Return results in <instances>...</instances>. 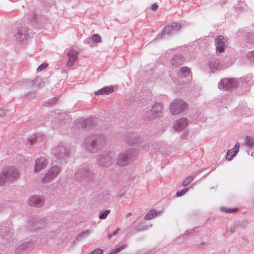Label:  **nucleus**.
<instances>
[{
	"mask_svg": "<svg viewBox=\"0 0 254 254\" xmlns=\"http://www.w3.org/2000/svg\"><path fill=\"white\" fill-rule=\"evenodd\" d=\"M46 218L36 217L30 218L26 225L27 229L31 231L43 229L46 226Z\"/></svg>",
	"mask_w": 254,
	"mask_h": 254,
	"instance_id": "f257e3e1",
	"label": "nucleus"
},
{
	"mask_svg": "<svg viewBox=\"0 0 254 254\" xmlns=\"http://www.w3.org/2000/svg\"><path fill=\"white\" fill-rule=\"evenodd\" d=\"M187 105L182 100H175L171 104L170 111L173 115H177L184 111Z\"/></svg>",
	"mask_w": 254,
	"mask_h": 254,
	"instance_id": "f03ea898",
	"label": "nucleus"
},
{
	"mask_svg": "<svg viewBox=\"0 0 254 254\" xmlns=\"http://www.w3.org/2000/svg\"><path fill=\"white\" fill-rule=\"evenodd\" d=\"M2 172L6 179L8 177L10 180H13L19 177V172L15 167L12 166H8L3 168Z\"/></svg>",
	"mask_w": 254,
	"mask_h": 254,
	"instance_id": "7ed1b4c3",
	"label": "nucleus"
},
{
	"mask_svg": "<svg viewBox=\"0 0 254 254\" xmlns=\"http://www.w3.org/2000/svg\"><path fill=\"white\" fill-rule=\"evenodd\" d=\"M44 203V198L42 196L34 195L28 199V204L31 206L40 207Z\"/></svg>",
	"mask_w": 254,
	"mask_h": 254,
	"instance_id": "20e7f679",
	"label": "nucleus"
},
{
	"mask_svg": "<svg viewBox=\"0 0 254 254\" xmlns=\"http://www.w3.org/2000/svg\"><path fill=\"white\" fill-rule=\"evenodd\" d=\"M59 171L60 168L58 166H55L51 167L42 179V181L46 183L51 181L58 175Z\"/></svg>",
	"mask_w": 254,
	"mask_h": 254,
	"instance_id": "39448f33",
	"label": "nucleus"
},
{
	"mask_svg": "<svg viewBox=\"0 0 254 254\" xmlns=\"http://www.w3.org/2000/svg\"><path fill=\"white\" fill-rule=\"evenodd\" d=\"M226 40L222 35H219L216 38V49L217 53H221L224 51Z\"/></svg>",
	"mask_w": 254,
	"mask_h": 254,
	"instance_id": "423d86ee",
	"label": "nucleus"
},
{
	"mask_svg": "<svg viewBox=\"0 0 254 254\" xmlns=\"http://www.w3.org/2000/svg\"><path fill=\"white\" fill-rule=\"evenodd\" d=\"M188 125V121L185 118H181L174 124V128L176 130H181L185 128Z\"/></svg>",
	"mask_w": 254,
	"mask_h": 254,
	"instance_id": "0eeeda50",
	"label": "nucleus"
},
{
	"mask_svg": "<svg viewBox=\"0 0 254 254\" xmlns=\"http://www.w3.org/2000/svg\"><path fill=\"white\" fill-rule=\"evenodd\" d=\"M47 164L46 159L44 157H41L35 160V171L36 172L40 171L46 166Z\"/></svg>",
	"mask_w": 254,
	"mask_h": 254,
	"instance_id": "6e6552de",
	"label": "nucleus"
},
{
	"mask_svg": "<svg viewBox=\"0 0 254 254\" xmlns=\"http://www.w3.org/2000/svg\"><path fill=\"white\" fill-rule=\"evenodd\" d=\"M109 195V194L107 191H102L95 196L94 199L97 202H103L108 200Z\"/></svg>",
	"mask_w": 254,
	"mask_h": 254,
	"instance_id": "1a4fd4ad",
	"label": "nucleus"
},
{
	"mask_svg": "<svg viewBox=\"0 0 254 254\" xmlns=\"http://www.w3.org/2000/svg\"><path fill=\"white\" fill-rule=\"evenodd\" d=\"M78 53L73 50H71L67 54L68 57V61L67 64L69 66H71L73 64L74 62L77 57Z\"/></svg>",
	"mask_w": 254,
	"mask_h": 254,
	"instance_id": "9d476101",
	"label": "nucleus"
},
{
	"mask_svg": "<svg viewBox=\"0 0 254 254\" xmlns=\"http://www.w3.org/2000/svg\"><path fill=\"white\" fill-rule=\"evenodd\" d=\"M239 144L237 143L235 146V147L233 149L229 150L227 151L226 159L230 161L238 153L239 150Z\"/></svg>",
	"mask_w": 254,
	"mask_h": 254,
	"instance_id": "9b49d317",
	"label": "nucleus"
},
{
	"mask_svg": "<svg viewBox=\"0 0 254 254\" xmlns=\"http://www.w3.org/2000/svg\"><path fill=\"white\" fill-rule=\"evenodd\" d=\"M234 80L233 79H223L220 82V88L226 89L231 88L233 87L232 84Z\"/></svg>",
	"mask_w": 254,
	"mask_h": 254,
	"instance_id": "f8f14e48",
	"label": "nucleus"
},
{
	"mask_svg": "<svg viewBox=\"0 0 254 254\" xmlns=\"http://www.w3.org/2000/svg\"><path fill=\"white\" fill-rule=\"evenodd\" d=\"M34 246V244L33 242L29 241L19 245L17 249L19 251H30L33 249Z\"/></svg>",
	"mask_w": 254,
	"mask_h": 254,
	"instance_id": "ddd939ff",
	"label": "nucleus"
},
{
	"mask_svg": "<svg viewBox=\"0 0 254 254\" xmlns=\"http://www.w3.org/2000/svg\"><path fill=\"white\" fill-rule=\"evenodd\" d=\"M27 30L25 28H21L18 30V32L16 33L15 37L19 41H23L26 39Z\"/></svg>",
	"mask_w": 254,
	"mask_h": 254,
	"instance_id": "4468645a",
	"label": "nucleus"
},
{
	"mask_svg": "<svg viewBox=\"0 0 254 254\" xmlns=\"http://www.w3.org/2000/svg\"><path fill=\"white\" fill-rule=\"evenodd\" d=\"M162 106L159 104H155L152 110V112L153 113V118H156L158 117L162 112Z\"/></svg>",
	"mask_w": 254,
	"mask_h": 254,
	"instance_id": "2eb2a0df",
	"label": "nucleus"
},
{
	"mask_svg": "<svg viewBox=\"0 0 254 254\" xmlns=\"http://www.w3.org/2000/svg\"><path fill=\"white\" fill-rule=\"evenodd\" d=\"M113 88L112 87H104L95 92L96 95H100L102 94H109L113 92Z\"/></svg>",
	"mask_w": 254,
	"mask_h": 254,
	"instance_id": "dca6fc26",
	"label": "nucleus"
},
{
	"mask_svg": "<svg viewBox=\"0 0 254 254\" xmlns=\"http://www.w3.org/2000/svg\"><path fill=\"white\" fill-rule=\"evenodd\" d=\"M181 28V25L179 23L177 22H173L171 25L166 26L164 28V33H167L169 31H171L172 29L179 30Z\"/></svg>",
	"mask_w": 254,
	"mask_h": 254,
	"instance_id": "f3484780",
	"label": "nucleus"
},
{
	"mask_svg": "<svg viewBox=\"0 0 254 254\" xmlns=\"http://www.w3.org/2000/svg\"><path fill=\"white\" fill-rule=\"evenodd\" d=\"M190 73V69L187 67H182L178 72L179 76L181 77H186Z\"/></svg>",
	"mask_w": 254,
	"mask_h": 254,
	"instance_id": "a211bd4d",
	"label": "nucleus"
},
{
	"mask_svg": "<svg viewBox=\"0 0 254 254\" xmlns=\"http://www.w3.org/2000/svg\"><path fill=\"white\" fill-rule=\"evenodd\" d=\"M159 213V211H157L154 209H151L145 215L144 219L145 220H150Z\"/></svg>",
	"mask_w": 254,
	"mask_h": 254,
	"instance_id": "6ab92c4d",
	"label": "nucleus"
},
{
	"mask_svg": "<svg viewBox=\"0 0 254 254\" xmlns=\"http://www.w3.org/2000/svg\"><path fill=\"white\" fill-rule=\"evenodd\" d=\"M9 232V231L7 229L5 225L0 226V235L2 237L4 238L5 236L8 235Z\"/></svg>",
	"mask_w": 254,
	"mask_h": 254,
	"instance_id": "aec40b11",
	"label": "nucleus"
},
{
	"mask_svg": "<svg viewBox=\"0 0 254 254\" xmlns=\"http://www.w3.org/2000/svg\"><path fill=\"white\" fill-rule=\"evenodd\" d=\"M183 59L182 57L179 56H175L171 61L172 64L177 65L178 64H181L183 63Z\"/></svg>",
	"mask_w": 254,
	"mask_h": 254,
	"instance_id": "412c9836",
	"label": "nucleus"
},
{
	"mask_svg": "<svg viewBox=\"0 0 254 254\" xmlns=\"http://www.w3.org/2000/svg\"><path fill=\"white\" fill-rule=\"evenodd\" d=\"M90 233V232L89 230H86L85 231H83L82 232H81L76 237V240L77 241H81L84 238H85L86 237H87V236H88L89 235V234Z\"/></svg>",
	"mask_w": 254,
	"mask_h": 254,
	"instance_id": "4be33fe9",
	"label": "nucleus"
},
{
	"mask_svg": "<svg viewBox=\"0 0 254 254\" xmlns=\"http://www.w3.org/2000/svg\"><path fill=\"white\" fill-rule=\"evenodd\" d=\"M221 210L223 212H225L228 213H236L238 211L239 208L235 207L233 208H227L225 207H222Z\"/></svg>",
	"mask_w": 254,
	"mask_h": 254,
	"instance_id": "5701e85b",
	"label": "nucleus"
},
{
	"mask_svg": "<svg viewBox=\"0 0 254 254\" xmlns=\"http://www.w3.org/2000/svg\"><path fill=\"white\" fill-rule=\"evenodd\" d=\"M194 176H189L188 177H187L183 181V185L184 186H188L193 180Z\"/></svg>",
	"mask_w": 254,
	"mask_h": 254,
	"instance_id": "b1692460",
	"label": "nucleus"
},
{
	"mask_svg": "<svg viewBox=\"0 0 254 254\" xmlns=\"http://www.w3.org/2000/svg\"><path fill=\"white\" fill-rule=\"evenodd\" d=\"M110 213V210H106L103 212H102L100 215H99V218L100 219H104L106 218L108 215Z\"/></svg>",
	"mask_w": 254,
	"mask_h": 254,
	"instance_id": "393cba45",
	"label": "nucleus"
},
{
	"mask_svg": "<svg viewBox=\"0 0 254 254\" xmlns=\"http://www.w3.org/2000/svg\"><path fill=\"white\" fill-rule=\"evenodd\" d=\"M147 226H142L141 225H137L134 228V231L135 232H138L139 231H144L147 229Z\"/></svg>",
	"mask_w": 254,
	"mask_h": 254,
	"instance_id": "a878e982",
	"label": "nucleus"
},
{
	"mask_svg": "<svg viewBox=\"0 0 254 254\" xmlns=\"http://www.w3.org/2000/svg\"><path fill=\"white\" fill-rule=\"evenodd\" d=\"M195 232V229H191L186 231L183 234V236L184 238H186L191 235H193Z\"/></svg>",
	"mask_w": 254,
	"mask_h": 254,
	"instance_id": "bb28decb",
	"label": "nucleus"
},
{
	"mask_svg": "<svg viewBox=\"0 0 254 254\" xmlns=\"http://www.w3.org/2000/svg\"><path fill=\"white\" fill-rule=\"evenodd\" d=\"M6 182V178L5 176L2 174V172L1 171L0 173V186H3Z\"/></svg>",
	"mask_w": 254,
	"mask_h": 254,
	"instance_id": "cd10ccee",
	"label": "nucleus"
},
{
	"mask_svg": "<svg viewBox=\"0 0 254 254\" xmlns=\"http://www.w3.org/2000/svg\"><path fill=\"white\" fill-rule=\"evenodd\" d=\"M247 144L248 145L252 147L254 145V139L251 137H247L246 138Z\"/></svg>",
	"mask_w": 254,
	"mask_h": 254,
	"instance_id": "c85d7f7f",
	"label": "nucleus"
},
{
	"mask_svg": "<svg viewBox=\"0 0 254 254\" xmlns=\"http://www.w3.org/2000/svg\"><path fill=\"white\" fill-rule=\"evenodd\" d=\"M125 248V246H122L116 249L112 252H111L110 254H117L119 252H120L122 250H124Z\"/></svg>",
	"mask_w": 254,
	"mask_h": 254,
	"instance_id": "c756f323",
	"label": "nucleus"
},
{
	"mask_svg": "<svg viewBox=\"0 0 254 254\" xmlns=\"http://www.w3.org/2000/svg\"><path fill=\"white\" fill-rule=\"evenodd\" d=\"M48 65L47 63L43 64L37 67V70L38 71H40L43 69H45V68H46L48 66Z\"/></svg>",
	"mask_w": 254,
	"mask_h": 254,
	"instance_id": "7c9ffc66",
	"label": "nucleus"
},
{
	"mask_svg": "<svg viewBox=\"0 0 254 254\" xmlns=\"http://www.w3.org/2000/svg\"><path fill=\"white\" fill-rule=\"evenodd\" d=\"M92 39L95 42L98 43L101 41V38L98 34H94L92 36Z\"/></svg>",
	"mask_w": 254,
	"mask_h": 254,
	"instance_id": "2f4dec72",
	"label": "nucleus"
},
{
	"mask_svg": "<svg viewBox=\"0 0 254 254\" xmlns=\"http://www.w3.org/2000/svg\"><path fill=\"white\" fill-rule=\"evenodd\" d=\"M103 251L100 249H96L89 254H102Z\"/></svg>",
	"mask_w": 254,
	"mask_h": 254,
	"instance_id": "473e14b6",
	"label": "nucleus"
},
{
	"mask_svg": "<svg viewBox=\"0 0 254 254\" xmlns=\"http://www.w3.org/2000/svg\"><path fill=\"white\" fill-rule=\"evenodd\" d=\"M238 228V226L237 224L233 225L230 228V232L232 234L235 233Z\"/></svg>",
	"mask_w": 254,
	"mask_h": 254,
	"instance_id": "72a5a7b5",
	"label": "nucleus"
},
{
	"mask_svg": "<svg viewBox=\"0 0 254 254\" xmlns=\"http://www.w3.org/2000/svg\"><path fill=\"white\" fill-rule=\"evenodd\" d=\"M248 57L251 60H254V51L249 52Z\"/></svg>",
	"mask_w": 254,
	"mask_h": 254,
	"instance_id": "f704fd0d",
	"label": "nucleus"
},
{
	"mask_svg": "<svg viewBox=\"0 0 254 254\" xmlns=\"http://www.w3.org/2000/svg\"><path fill=\"white\" fill-rule=\"evenodd\" d=\"M208 245L207 243L203 242L199 245V248L201 249H205L208 246Z\"/></svg>",
	"mask_w": 254,
	"mask_h": 254,
	"instance_id": "c9c22d12",
	"label": "nucleus"
},
{
	"mask_svg": "<svg viewBox=\"0 0 254 254\" xmlns=\"http://www.w3.org/2000/svg\"><path fill=\"white\" fill-rule=\"evenodd\" d=\"M187 191H177L176 196L177 197L181 196L185 194Z\"/></svg>",
	"mask_w": 254,
	"mask_h": 254,
	"instance_id": "e433bc0d",
	"label": "nucleus"
},
{
	"mask_svg": "<svg viewBox=\"0 0 254 254\" xmlns=\"http://www.w3.org/2000/svg\"><path fill=\"white\" fill-rule=\"evenodd\" d=\"M121 158H122V156H120L119 157V162L118 163L120 165H123V164H125L126 162V161H127V159L126 160H125V161H121Z\"/></svg>",
	"mask_w": 254,
	"mask_h": 254,
	"instance_id": "4c0bfd02",
	"label": "nucleus"
},
{
	"mask_svg": "<svg viewBox=\"0 0 254 254\" xmlns=\"http://www.w3.org/2000/svg\"><path fill=\"white\" fill-rule=\"evenodd\" d=\"M158 8V5L156 3H154L151 6V8L153 10H156Z\"/></svg>",
	"mask_w": 254,
	"mask_h": 254,
	"instance_id": "58836bf2",
	"label": "nucleus"
},
{
	"mask_svg": "<svg viewBox=\"0 0 254 254\" xmlns=\"http://www.w3.org/2000/svg\"><path fill=\"white\" fill-rule=\"evenodd\" d=\"M120 231V228H118L117 230H116L114 232H113V235H116L118 232Z\"/></svg>",
	"mask_w": 254,
	"mask_h": 254,
	"instance_id": "ea45409f",
	"label": "nucleus"
},
{
	"mask_svg": "<svg viewBox=\"0 0 254 254\" xmlns=\"http://www.w3.org/2000/svg\"><path fill=\"white\" fill-rule=\"evenodd\" d=\"M125 195V192H123L122 193H121L120 194H118V197H122V196H123L124 195Z\"/></svg>",
	"mask_w": 254,
	"mask_h": 254,
	"instance_id": "a19ab883",
	"label": "nucleus"
},
{
	"mask_svg": "<svg viewBox=\"0 0 254 254\" xmlns=\"http://www.w3.org/2000/svg\"><path fill=\"white\" fill-rule=\"evenodd\" d=\"M91 120H92L91 119H87V120L84 121V123H90L91 122Z\"/></svg>",
	"mask_w": 254,
	"mask_h": 254,
	"instance_id": "79ce46f5",
	"label": "nucleus"
},
{
	"mask_svg": "<svg viewBox=\"0 0 254 254\" xmlns=\"http://www.w3.org/2000/svg\"><path fill=\"white\" fill-rule=\"evenodd\" d=\"M52 101H53V103H55L57 102V101L58 100V98H54L53 99H52Z\"/></svg>",
	"mask_w": 254,
	"mask_h": 254,
	"instance_id": "37998d69",
	"label": "nucleus"
},
{
	"mask_svg": "<svg viewBox=\"0 0 254 254\" xmlns=\"http://www.w3.org/2000/svg\"><path fill=\"white\" fill-rule=\"evenodd\" d=\"M132 215V213L131 212H128L127 215V217H129Z\"/></svg>",
	"mask_w": 254,
	"mask_h": 254,
	"instance_id": "c03bdc74",
	"label": "nucleus"
},
{
	"mask_svg": "<svg viewBox=\"0 0 254 254\" xmlns=\"http://www.w3.org/2000/svg\"><path fill=\"white\" fill-rule=\"evenodd\" d=\"M112 234H108V238L109 239H111L112 238Z\"/></svg>",
	"mask_w": 254,
	"mask_h": 254,
	"instance_id": "a18cd8bd",
	"label": "nucleus"
},
{
	"mask_svg": "<svg viewBox=\"0 0 254 254\" xmlns=\"http://www.w3.org/2000/svg\"><path fill=\"white\" fill-rule=\"evenodd\" d=\"M0 254H1L0 253Z\"/></svg>",
	"mask_w": 254,
	"mask_h": 254,
	"instance_id": "49530a36",
	"label": "nucleus"
}]
</instances>
